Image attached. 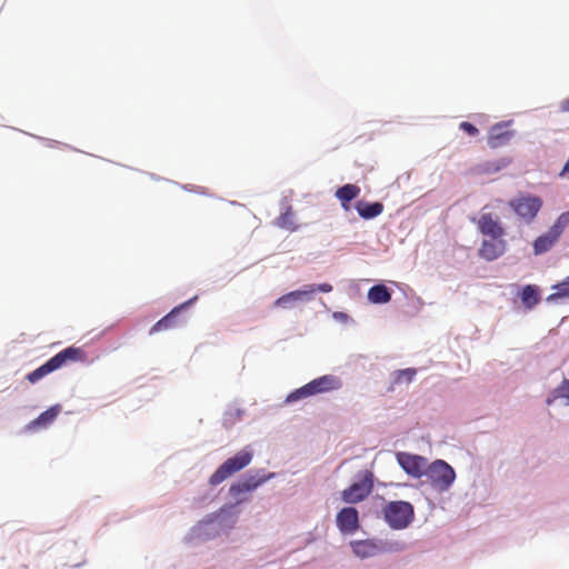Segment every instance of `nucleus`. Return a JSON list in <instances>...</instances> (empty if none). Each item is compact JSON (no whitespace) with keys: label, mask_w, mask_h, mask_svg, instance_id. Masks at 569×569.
I'll return each mask as SVG.
<instances>
[{"label":"nucleus","mask_w":569,"mask_h":569,"mask_svg":"<svg viewBox=\"0 0 569 569\" xmlns=\"http://www.w3.org/2000/svg\"><path fill=\"white\" fill-rule=\"evenodd\" d=\"M569 226V211L561 213L551 226V230L560 238L563 230Z\"/></svg>","instance_id":"nucleus-25"},{"label":"nucleus","mask_w":569,"mask_h":569,"mask_svg":"<svg viewBox=\"0 0 569 569\" xmlns=\"http://www.w3.org/2000/svg\"><path fill=\"white\" fill-rule=\"evenodd\" d=\"M560 109L565 112H569V98L568 99H565L561 104H560Z\"/></svg>","instance_id":"nucleus-30"},{"label":"nucleus","mask_w":569,"mask_h":569,"mask_svg":"<svg viewBox=\"0 0 569 569\" xmlns=\"http://www.w3.org/2000/svg\"><path fill=\"white\" fill-rule=\"evenodd\" d=\"M252 452L241 450L233 457L228 458L209 478L211 486H218L236 472L246 468L252 460Z\"/></svg>","instance_id":"nucleus-3"},{"label":"nucleus","mask_w":569,"mask_h":569,"mask_svg":"<svg viewBox=\"0 0 569 569\" xmlns=\"http://www.w3.org/2000/svg\"><path fill=\"white\" fill-rule=\"evenodd\" d=\"M559 240V237L549 229L546 233L539 236L533 242L535 254H542L549 251Z\"/></svg>","instance_id":"nucleus-17"},{"label":"nucleus","mask_w":569,"mask_h":569,"mask_svg":"<svg viewBox=\"0 0 569 569\" xmlns=\"http://www.w3.org/2000/svg\"><path fill=\"white\" fill-rule=\"evenodd\" d=\"M276 226L288 230V231H296L297 226L295 223V213L292 211V208L289 206L286 208V211L282 212L274 221Z\"/></svg>","instance_id":"nucleus-21"},{"label":"nucleus","mask_w":569,"mask_h":569,"mask_svg":"<svg viewBox=\"0 0 569 569\" xmlns=\"http://www.w3.org/2000/svg\"><path fill=\"white\" fill-rule=\"evenodd\" d=\"M350 547L353 553L361 559L375 557L380 551L377 542L370 539L353 540L350 542Z\"/></svg>","instance_id":"nucleus-16"},{"label":"nucleus","mask_w":569,"mask_h":569,"mask_svg":"<svg viewBox=\"0 0 569 569\" xmlns=\"http://www.w3.org/2000/svg\"><path fill=\"white\" fill-rule=\"evenodd\" d=\"M87 360V353L82 348L69 347L58 352L42 366L27 375L30 383H36L47 375L62 368L68 362H83Z\"/></svg>","instance_id":"nucleus-1"},{"label":"nucleus","mask_w":569,"mask_h":569,"mask_svg":"<svg viewBox=\"0 0 569 569\" xmlns=\"http://www.w3.org/2000/svg\"><path fill=\"white\" fill-rule=\"evenodd\" d=\"M293 305V300H286L282 303L278 302V299L274 301L273 306L279 308H290Z\"/></svg>","instance_id":"nucleus-29"},{"label":"nucleus","mask_w":569,"mask_h":569,"mask_svg":"<svg viewBox=\"0 0 569 569\" xmlns=\"http://www.w3.org/2000/svg\"><path fill=\"white\" fill-rule=\"evenodd\" d=\"M356 210L361 218L368 220L380 216L383 211V204L381 202L369 203L366 201H358L356 203Z\"/></svg>","instance_id":"nucleus-19"},{"label":"nucleus","mask_w":569,"mask_h":569,"mask_svg":"<svg viewBox=\"0 0 569 569\" xmlns=\"http://www.w3.org/2000/svg\"><path fill=\"white\" fill-rule=\"evenodd\" d=\"M312 293H315V289H308V287H307L306 289L291 291L289 293H286L283 296L279 297L278 302L282 303L286 300H293V303H296L298 301L309 300L310 296Z\"/></svg>","instance_id":"nucleus-23"},{"label":"nucleus","mask_w":569,"mask_h":569,"mask_svg":"<svg viewBox=\"0 0 569 569\" xmlns=\"http://www.w3.org/2000/svg\"><path fill=\"white\" fill-rule=\"evenodd\" d=\"M459 128L471 137H475L479 133L478 128L468 121H462L459 124Z\"/></svg>","instance_id":"nucleus-27"},{"label":"nucleus","mask_w":569,"mask_h":569,"mask_svg":"<svg viewBox=\"0 0 569 569\" xmlns=\"http://www.w3.org/2000/svg\"><path fill=\"white\" fill-rule=\"evenodd\" d=\"M556 290L552 295L549 296V300L569 297V279L568 277L561 282L553 287Z\"/></svg>","instance_id":"nucleus-26"},{"label":"nucleus","mask_w":569,"mask_h":569,"mask_svg":"<svg viewBox=\"0 0 569 569\" xmlns=\"http://www.w3.org/2000/svg\"><path fill=\"white\" fill-rule=\"evenodd\" d=\"M383 516L392 529H403L413 519V507L407 501H391L383 508Z\"/></svg>","instance_id":"nucleus-5"},{"label":"nucleus","mask_w":569,"mask_h":569,"mask_svg":"<svg viewBox=\"0 0 569 569\" xmlns=\"http://www.w3.org/2000/svg\"><path fill=\"white\" fill-rule=\"evenodd\" d=\"M341 387V380L333 375H325L317 379L311 380L307 385L302 386L290 392L286 402H296L298 400L318 395L323 392H329L333 390H338Z\"/></svg>","instance_id":"nucleus-2"},{"label":"nucleus","mask_w":569,"mask_h":569,"mask_svg":"<svg viewBox=\"0 0 569 569\" xmlns=\"http://www.w3.org/2000/svg\"><path fill=\"white\" fill-rule=\"evenodd\" d=\"M568 279H569V276H568Z\"/></svg>","instance_id":"nucleus-31"},{"label":"nucleus","mask_w":569,"mask_h":569,"mask_svg":"<svg viewBox=\"0 0 569 569\" xmlns=\"http://www.w3.org/2000/svg\"><path fill=\"white\" fill-rule=\"evenodd\" d=\"M477 226L483 236L490 238H502L505 236V229L491 213H482L477 220Z\"/></svg>","instance_id":"nucleus-14"},{"label":"nucleus","mask_w":569,"mask_h":569,"mask_svg":"<svg viewBox=\"0 0 569 569\" xmlns=\"http://www.w3.org/2000/svg\"><path fill=\"white\" fill-rule=\"evenodd\" d=\"M425 476L430 485L438 491H446L453 483L456 472L443 460H436L426 468Z\"/></svg>","instance_id":"nucleus-4"},{"label":"nucleus","mask_w":569,"mask_h":569,"mask_svg":"<svg viewBox=\"0 0 569 569\" xmlns=\"http://www.w3.org/2000/svg\"><path fill=\"white\" fill-rule=\"evenodd\" d=\"M368 299L372 303H387L391 300V292L385 284H376L369 289Z\"/></svg>","instance_id":"nucleus-20"},{"label":"nucleus","mask_w":569,"mask_h":569,"mask_svg":"<svg viewBox=\"0 0 569 569\" xmlns=\"http://www.w3.org/2000/svg\"><path fill=\"white\" fill-rule=\"evenodd\" d=\"M336 521L341 532L352 533L359 528L358 511L352 507H346L338 512Z\"/></svg>","instance_id":"nucleus-13"},{"label":"nucleus","mask_w":569,"mask_h":569,"mask_svg":"<svg viewBox=\"0 0 569 569\" xmlns=\"http://www.w3.org/2000/svg\"><path fill=\"white\" fill-rule=\"evenodd\" d=\"M397 460L401 468L411 477L420 478L425 475L427 460L423 457L407 452H398Z\"/></svg>","instance_id":"nucleus-10"},{"label":"nucleus","mask_w":569,"mask_h":569,"mask_svg":"<svg viewBox=\"0 0 569 569\" xmlns=\"http://www.w3.org/2000/svg\"><path fill=\"white\" fill-rule=\"evenodd\" d=\"M510 121H502L489 129L487 143L491 149L503 147L510 142L515 131L509 129Z\"/></svg>","instance_id":"nucleus-9"},{"label":"nucleus","mask_w":569,"mask_h":569,"mask_svg":"<svg viewBox=\"0 0 569 569\" xmlns=\"http://www.w3.org/2000/svg\"><path fill=\"white\" fill-rule=\"evenodd\" d=\"M521 301L529 309L536 306L540 301L538 288L532 284L523 287L521 291Z\"/></svg>","instance_id":"nucleus-22"},{"label":"nucleus","mask_w":569,"mask_h":569,"mask_svg":"<svg viewBox=\"0 0 569 569\" xmlns=\"http://www.w3.org/2000/svg\"><path fill=\"white\" fill-rule=\"evenodd\" d=\"M60 411H61V406L60 405H54V406L50 407L49 409H47L46 411L40 413L39 417L33 419L27 426V429L31 430V431H34V430H38V429L47 428L48 426H50L56 420V418L58 417Z\"/></svg>","instance_id":"nucleus-15"},{"label":"nucleus","mask_w":569,"mask_h":569,"mask_svg":"<svg viewBox=\"0 0 569 569\" xmlns=\"http://www.w3.org/2000/svg\"><path fill=\"white\" fill-rule=\"evenodd\" d=\"M307 287H308V289H315V292L316 291L330 292L332 290V286L329 284V283L310 284V286H307Z\"/></svg>","instance_id":"nucleus-28"},{"label":"nucleus","mask_w":569,"mask_h":569,"mask_svg":"<svg viewBox=\"0 0 569 569\" xmlns=\"http://www.w3.org/2000/svg\"><path fill=\"white\" fill-rule=\"evenodd\" d=\"M510 207L527 222L532 221L542 207V200L536 196L520 197L510 201Z\"/></svg>","instance_id":"nucleus-7"},{"label":"nucleus","mask_w":569,"mask_h":569,"mask_svg":"<svg viewBox=\"0 0 569 569\" xmlns=\"http://www.w3.org/2000/svg\"><path fill=\"white\" fill-rule=\"evenodd\" d=\"M373 489V475L366 471L361 480L352 483L341 492V498L347 503H357L365 500Z\"/></svg>","instance_id":"nucleus-6"},{"label":"nucleus","mask_w":569,"mask_h":569,"mask_svg":"<svg viewBox=\"0 0 569 569\" xmlns=\"http://www.w3.org/2000/svg\"><path fill=\"white\" fill-rule=\"evenodd\" d=\"M506 251V241L502 238H491V240H483L478 250L479 257L492 261L502 256Z\"/></svg>","instance_id":"nucleus-12"},{"label":"nucleus","mask_w":569,"mask_h":569,"mask_svg":"<svg viewBox=\"0 0 569 569\" xmlns=\"http://www.w3.org/2000/svg\"><path fill=\"white\" fill-rule=\"evenodd\" d=\"M416 375H417V370L415 368L396 370L392 372V383L393 385L410 383L415 379Z\"/></svg>","instance_id":"nucleus-24"},{"label":"nucleus","mask_w":569,"mask_h":569,"mask_svg":"<svg viewBox=\"0 0 569 569\" xmlns=\"http://www.w3.org/2000/svg\"><path fill=\"white\" fill-rule=\"evenodd\" d=\"M197 299L198 297L194 296L188 301L174 307L168 315H166L150 328L149 333L153 335L159 331L169 330L178 327L180 325V321L178 320L179 313L187 307L191 306Z\"/></svg>","instance_id":"nucleus-11"},{"label":"nucleus","mask_w":569,"mask_h":569,"mask_svg":"<svg viewBox=\"0 0 569 569\" xmlns=\"http://www.w3.org/2000/svg\"><path fill=\"white\" fill-rule=\"evenodd\" d=\"M360 194V188L357 184L347 183L336 191V197L345 210H349L350 201Z\"/></svg>","instance_id":"nucleus-18"},{"label":"nucleus","mask_w":569,"mask_h":569,"mask_svg":"<svg viewBox=\"0 0 569 569\" xmlns=\"http://www.w3.org/2000/svg\"><path fill=\"white\" fill-rule=\"evenodd\" d=\"M271 477L272 475L267 477L248 476L243 480L232 483L229 488V493L237 502H242L246 500L244 496L247 493L257 489Z\"/></svg>","instance_id":"nucleus-8"}]
</instances>
